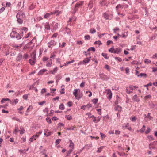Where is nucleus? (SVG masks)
I'll list each match as a JSON object with an SVG mask.
<instances>
[{"mask_svg":"<svg viewBox=\"0 0 157 157\" xmlns=\"http://www.w3.org/2000/svg\"><path fill=\"white\" fill-rule=\"evenodd\" d=\"M10 36L12 38H16L17 40L21 39L19 33L15 31H12L10 34Z\"/></svg>","mask_w":157,"mask_h":157,"instance_id":"nucleus-1","label":"nucleus"},{"mask_svg":"<svg viewBox=\"0 0 157 157\" xmlns=\"http://www.w3.org/2000/svg\"><path fill=\"white\" fill-rule=\"evenodd\" d=\"M83 2H84L83 1H80L76 3L75 8L74 9V13H75L76 10H77L78 7L82 6L83 4Z\"/></svg>","mask_w":157,"mask_h":157,"instance_id":"nucleus-2","label":"nucleus"},{"mask_svg":"<svg viewBox=\"0 0 157 157\" xmlns=\"http://www.w3.org/2000/svg\"><path fill=\"white\" fill-rule=\"evenodd\" d=\"M16 17H19L23 18L25 17V15L24 12L20 11L17 13Z\"/></svg>","mask_w":157,"mask_h":157,"instance_id":"nucleus-3","label":"nucleus"},{"mask_svg":"<svg viewBox=\"0 0 157 157\" xmlns=\"http://www.w3.org/2000/svg\"><path fill=\"white\" fill-rule=\"evenodd\" d=\"M56 44V42L54 40H51L48 43V47L49 48H52L53 46L55 45Z\"/></svg>","mask_w":157,"mask_h":157,"instance_id":"nucleus-4","label":"nucleus"},{"mask_svg":"<svg viewBox=\"0 0 157 157\" xmlns=\"http://www.w3.org/2000/svg\"><path fill=\"white\" fill-rule=\"evenodd\" d=\"M150 114L151 113H148L147 114V116L146 114H144V118L145 121H146V119L147 117L149 118L150 120H151L153 118V117H152L150 116Z\"/></svg>","mask_w":157,"mask_h":157,"instance_id":"nucleus-5","label":"nucleus"},{"mask_svg":"<svg viewBox=\"0 0 157 157\" xmlns=\"http://www.w3.org/2000/svg\"><path fill=\"white\" fill-rule=\"evenodd\" d=\"M17 19V21L18 23L22 24L23 22V18L19 17H16Z\"/></svg>","mask_w":157,"mask_h":157,"instance_id":"nucleus-6","label":"nucleus"},{"mask_svg":"<svg viewBox=\"0 0 157 157\" xmlns=\"http://www.w3.org/2000/svg\"><path fill=\"white\" fill-rule=\"evenodd\" d=\"M36 52H33L31 54V58L33 59V60H36Z\"/></svg>","mask_w":157,"mask_h":157,"instance_id":"nucleus-7","label":"nucleus"},{"mask_svg":"<svg viewBox=\"0 0 157 157\" xmlns=\"http://www.w3.org/2000/svg\"><path fill=\"white\" fill-rule=\"evenodd\" d=\"M121 49L120 48H118L115 49L114 53L118 54L121 52Z\"/></svg>","mask_w":157,"mask_h":157,"instance_id":"nucleus-8","label":"nucleus"},{"mask_svg":"<svg viewBox=\"0 0 157 157\" xmlns=\"http://www.w3.org/2000/svg\"><path fill=\"white\" fill-rule=\"evenodd\" d=\"M22 58V55L21 54H19L17 57L16 60L17 61H20Z\"/></svg>","mask_w":157,"mask_h":157,"instance_id":"nucleus-9","label":"nucleus"},{"mask_svg":"<svg viewBox=\"0 0 157 157\" xmlns=\"http://www.w3.org/2000/svg\"><path fill=\"white\" fill-rule=\"evenodd\" d=\"M132 100L137 102H138L140 101V99L137 98V95L136 94L132 98Z\"/></svg>","mask_w":157,"mask_h":157,"instance_id":"nucleus-10","label":"nucleus"},{"mask_svg":"<svg viewBox=\"0 0 157 157\" xmlns=\"http://www.w3.org/2000/svg\"><path fill=\"white\" fill-rule=\"evenodd\" d=\"M47 70L45 69H43L42 70H41L39 71L38 73V75H42L43 74V73L47 71Z\"/></svg>","mask_w":157,"mask_h":157,"instance_id":"nucleus-11","label":"nucleus"},{"mask_svg":"<svg viewBox=\"0 0 157 157\" xmlns=\"http://www.w3.org/2000/svg\"><path fill=\"white\" fill-rule=\"evenodd\" d=\"M52 25L53 26L54 29V30H56L58 28L59 24L55 22H53L52 23Z\"/></svg>","mask_w":157,"mask_h":157,"instance_id":"nucleus-12","label":"nucleus"},{"mask_svg":"<svg viewBox=\"0 0 157 157\" xmlns=\"http://www.w3.org/2000/svg\"><path fill=\"white\" fill-rule=\"evenodd\" d=\"M90 117L92 118H94V119L93 120V121L96 123H97L100 121V119L99 118L97 120L95 119V117L94 115H92L91 117Z\"/></svg>","mask_w":157,"mask_h":157,"instance_id":"nucleus-13","label":"nucleus"},{"mask_svg":"<svg viewBox=\"0 0 157 157\" xmlns=\"http://www.w3.org/2000/svg\"><path fill=\"white\" fill-rule=\"evenodd\" d=\"M137 76L140 77H144V78H146L147 76V75L146 73H141L140 75H138Z\"/></svg>","mask_w":157,"mask_h":157,"instance_id":"nucleus-14","label":"nucleus"},{"mask_svg":"<svg viewBox=\"0 0 157 157\" xmlns=\"http://www.w3.org/2000/svg\"><path fill=\"white\" fill-rule=\"evenodd\" d=\"M121 107L119 105H117V106L115 107V109L119 111H121Z\"/></svg>","mask_w":157,"mask_h":157,"instance_id":"nucleus-15","label":"nucleus"},{"mask_svg":"<svg viewBox=\"0 0 157 157\" xmlns=\"http://www.w3.org/2000/svg\"><path fill=\"white\" fill-rule=\"evenodd\" d=\"M78 90L77 89H75L74 90V92L73 93V95L75 96V98H76L77 96H78Z\"/></svg>","mask_w":157,"mask_h":157,"instance_id":"nucleus-16","label":"nucleus"},{"mask_svg":"<svg viewBox=\"0 0 157 157\" xmlns=\"http://www.w3.org/2000/svg\"><path fill=\"white\" fill-rule=\"evenodd\" d=\"M53 13H47L45 15L44 17L45 18H48L50 17V16L51 14H53Z\"/></svg>","mask_w":157,"mask_h":157,"instance_id":"nucleus-17","label":"nucleus"},{"mask_svg":"<svg viewBox=\"0 0 157 157\" xmlns=\"http://www.w3.org/2000/svg\"><path fill=\"white\" fill-rule=\"evenodd\" d=\"M145 126L144 125H143V126L142 128H141V129L138 131V132H141V133H143L144 132V131L145 130Z\"/></svg>","mask_w":157,"mask_h":157,"instance_id":"nucleus-18","label":"nucleus"},{"mask_svg":"<svg viewBox=\"0 0 157 157\" xmlns=\"http://www.w3.org/2000/svg\"><path fill=\"white\" fill-rule=\"evenodd\" d=\"M21 130H19V131L21 132L20 134H22L25 132V130L24 129L23 127H21L20 128Z\"/></svg>","mask_w":157,"mask_h":157,"instance_id":"nucleus-19","label":"nucleus"},{"mask_svg":"<svg viewBox=\"0 0 157 157\" xmlns=\"http://www.w3.org/2000/svg\"><path fill=\"white\" fill-rule=\"evenodd\" d=\"M70 145L69 146L71 147L72 149L74 148V144L71 140H69Z\"/></svg>","mask_w":157,"mask_h":157,"instance_id":"nucleus-20","label":"nucleus"},{"mask_svg":"<svg viewBox=\"0 0 157 157\" xmlns=\"http://www.w3.org/2000/svg\"><path fill=\"white\" fill-rule=\"evenodd\" d=\"M123 8V6H122L120 4H119L117 5L116 7V10H118L119 8L122 9Z\"/></svg>","mask_w":157,"mask_h":157,"instance_id":"nucleus-21","label":"nucleus"},{"mask_svg":"<svg viewBox=\"0 0 157 157\" xmlns=\"http://www.w3.org/2000/svg\"><path fill=\"white\" fill-rule=\"evenodd\" d=\"M35 60H32L31 59H30L29 60V62L31 65H33L35 64Z\"/></svg>","mask_w":157,"mask_h":157,"instance_id":"nucleus-22","label":"nucleus"},{"mask_svg":"<svg viewBox=\"0 0 157 157\" xmlns=\"http://www.w3.org/2000/svg\"><path fill=\"white\" fill-rule=\"evenodd\" d=\"M19 131V130H18V128L17 126L15 127V129L13 132V133L14 134H17L18 132Z\"/></svg>","mask_w":157,"mask_h":157,"instance_id":"nucleus-23","label":"nucleus"},{"mask_svg":"<svg viewBox=\"0 0 157 157\" xmlns=\"http://www.w3.org/2000/svg\"><path fill=\"white\" fill-rule=\"evenodd\" d=\"M57 70H58L57 68L56 67V68H54V69L53 70V71H50L51 72V73L52 74H53V75H55V73L56 72V71Z\"/></svg>","mask_w":157,"mask_h":157,"instance_id":"nucleus-24","label":"nucleus"},{"mask_svg":"<svg viewBox=\"0 0 157 157\" xmlns=\"http://www.w3.org/2000/svg\"><path fill=\"white\" fill-rule=\"evenodd\" d=\"M90 61V59L88 58H86L83 61V63H88Z\"/></svg>","mask_w":157,"mask_h":157,"instance_id":"nucleus-25","label":"nucleus"},{"mask_svg":"<svg viewBox=\"0 0 157 157\" xmlns=\"http://www.w3.org/2000/svg\"><path fill=\"white\" fill-rule=\"evenodd\" d=\"M45 28L47 30H49L50 29V26L48 23H47L45 25Z\"/></svg>","mask_w":157,"mask_h":157,"instance_id":"nucleus-26","label":"nucleus"},{"mask_svg":"<svg viewBox=\"0 0 157 157\" xmlns=\"http://www.w3.org/2000/svg\"><path fill=\"white\" fill-rule=\"evenodd\" d=\"M59 109L61 110H63L64 109V107L63 104L62 103L60 104L59 106Z\"/></svg>","mask_w":157,"mask_h":157,"instance_id":"nucleus-27","label":"nucleus"},{"mask_svg":"<svg viewBox=\"0 0 157 157\" xmlns=\"http://www.w3.org/2000/svg\"><path fill=\"white\" fill-rule=\"evenodd\" d=\"M101 55L106 59H108L109 57L107 56V54L106 53H102Z\"/></svg>","mask_w":157,"mask_h":157,"instance_id":"nucleus-28","label":"nucleus"},{"mask_svg":"<svg viewBox=\"0 0 157 157\" xmlns=\"http://www.w3.org/2000/svg\"><path fill=\"white\" fill-rule=\"evenodd\" d=\"M114 51H115V49L113 47L111 48L110 49H109V52H110L112 53H114Z\"/></svg>","mask_w":157,"mask_h":157,"instance_id":"nucleus-29","label":"nucleus"},{"mask_svg":"<svg viewBox=\"0 0 157 157\" xmlns=\"http://www.w3.org/2000/svg\"><path fill=\"white\" fill-rule=\"evenodd\" d=\"M95 50V48L93 47H91L88 48L87 50L88 51H92L93 52H94Z\"/></svg>","mask_w":157,"mask_h":157,"instance_id":"nucleus-30","label":"nucleus"},{"mask_svg":"<svg viewBox=\"0 0 157 157\" xmlns=\"http://www.w3.org/2000/svg\"><path fill=\"white\" fill-rule=\"evenodd\" d=\"M96 31L94 28L91 29H90V32L92 34L95 33Z\"/></svg>","mask_w":157,"mask_h":157,"instance_id":"nucleus-31","label":"nucleus"},{"mask_svg":"<svg viewBox=\"0 0 157 157\" xmlns=\"http://www.w3.org/2000/svg\"><path fill=\"white\" fill-rule=\"evenodd\" d=\"M94 44H98V45H101L102 44V43H101V42L100 41L98 40V41H95L94 43Z\"/></svg>","mask_w":157,"mask_h":157,"instance_id":"nucleus-32","label":"nucleus"},{"mask_svg":"<svg viewBox=\"0 0 157 157\" xmlns=\"http://www.w3.org/2000/svg\"><path fill=\"white\" fill-rule=\"evenodd\" d=\"M144 62L147 64H148L150 63H151V60H149L148 59H145L144 60Z\"/></svg>","mask_w":157,"mask_h":157,"instance_id":"nucleus-33","label":"nucleus"},{"mask_svg":"<svg viewBox=\"0 0 157 157\" xmlns=\"http://www.w3.org/2000/svg\"><path fill=\"white\" fill-rule=\"evenodd\" d=\"M98 100V99L97 98L94 99L92 100V102L94 104H95L97 103Z\"/></svg>","mask_w":157,"mask_h":157,"instance_id":"nucleus-34","label":"nucleus"},{"mask_svg":"<svg viewBox=\"0 0 157 157\" xmlns=\"http://www.w3.org/2000/svg\"><path fill=\"white\" fill-rule=\"evenodd\" d=\"M115 59L116 60L118 61L119 62H121L122 61L121 58L119 57H115Z\"/></svg>","mask_w":157,"mask_h":157,"instance_id":"nucleus-35","label":"nucleus"},{"mask_svg":"<svg viewBox=\"0 0 157 157\" xmlns=\"http://www.w3.org/2000/svg\"><path fill=\"white\" fill-rule=\"evenodd\" d=\"M104 17L105 19H109L108 18L109 15L106 13H104Z\"/></svg>","mask_w":157,"mask_h":157,"instance_id":"nucleus-36","label":"nucleus"},{"mask_svg":"<svg viewBox=\"0 0 157 157\" xmlns=\"http://www.w3.org/2000/svg\"><path fill=\"white\" fill-rule=\"evenodd\" d=\"M78 94V96H77V97L75 98L79 100L81 97H82V94Z\"/></svg>","mask_w":157,"mask_h":157,"instance_id":"nucleus-37","label":"nucleus"},{"mask_svg":"<svg viewBox=\"0 0 157 157\" xmlns=\"http://www.w3.org/2000/svg\"><path fill=\"white\" fill-rule=\"evenodd\" d=\"M85 39L86 40H89L90 39V37L89 35H87L85 36Z\"/></svg>","mask_w":157,"mask_h":157,"instance_id":"nucleus-38","label":"nucleus"},{"mask_svg":"<svg viewBox=\"0 0 157 157\" xmlns=\"http://www.w3.org/2000/svg\"><path fill=\"white\" fill-rule=\"evenodd\" d=\"M61 141V139H57L56 140L55 142L56 144L57 145L59 144Z\"/></svg>","mask_w":157,"mask_h":157,"instance_id":"nucleus-39","label":"nucleus"},{"mask_svg":"<svg viewBox=\"0 0 157 157\" xmlns=\"http://www.w3.org/2000/svg\"><path fill=\"white\" fill-rule=\"evenodd\" d=\"M72 151H73L72 149H70L68 151L67 153V156H68L71 153Z\"/></svg>","mask_w":157,"mask_h":157,"instance_id":"nucleus-40","label":"nucleus"},{"mask_svg":"<svg viewBox=\"0 0 157 157\" xmlns=\"http://www.w3.org/2000/svg\"><path fill=\"white\" fill-rule=\"evenodd\" d=\"M72 105V102L71 101H69L67 103V105L69 107H71Z\"/></svg>","mask_w":157,"mask_h":157,"instance_id":"nucleus-41","label":"nucleus"},{"mask_svg":"<svg viewBox=\"0 0 157 157\" xmlns=\"http://www.w3.org/2000/svg\"><path fill=\"white\" fill-rule=\"evenodd\" d=\"M46 120L47 121L49 124H50L51 123V119L49 118H47L46 119Z\"/></svg>","mask_w":157,"mask_h":157,"instance_id":"nucleus-42","label":"nucleus"},{"mask_svg":"<svg viewBox=\"0 0 157 157\" xmlns=\"http://www.w3.org/2000/svg\"><path fill=\"white\" fill-rule=\"evenodd\" d=\"M147 130L145 132V133L146 134L150 132L151 130L150 128L149 127L147 128Z\"/></svg>","mask_w":157,"mask_h":157,"instance_id":"nucleus-43","label":"nucleus"},{"mask_svg":"<svg viewBox=\"0 0 157 157\" xmlns=\"http://www.w3.org/2000/svg\"><path fill=\"white\" fill-rule=\"evenodd\" d=\"M106 91H107V94H112L111 91L110 89H107L106 90Z\"/></svg>","mask_w":157,"mask_h":157,"instance_id":"nucleus-44","label":"nucleus"},{"mask_svg":"<svg viewBox=\"0 0 157 157\" xmlns=\"http://www.w3.org/2000/svg\"><path fill=\"white\" fill-rule=\"evenodd\" d=\"M104 68L105 69H106L109 71H110V70L109 68V66L108 65H106Z\"/></svg>","mask_w":157,"mask_h":157,"instance_id":"nucleus-45","label":"nucleus"},{"mask_svg":"<svg viewBox=\"0 0 157 157\" xmlns=\"http://www.w3.org/2000/svg\"><path fill=\"white\" fill-rule=\"evenodd\" d=\"M39 135L36 134V135H33L32 136H33V138L34 139V140H36V138L38 137H39Z\"/></svg>","mask_w":157,"mask_h":157,"instance_id":"nucleus-46","label":"nucleus"},{"mask_svg":"<svg viewBox=\"0 0 157 157\" xmlns=\"http://www.w3.org/2000/svg\"><path fill=\"white\" fill-rule=\"evenodd\" d=\"M128 36V35L127 34V33H124L123 34L122 36L121 37L123 38H126Z\"/></svg>","mask_w":157,"mask_h":157,"instance_id":"nucleus-47","label":"nucleus"},{"mask_svg":"<svg viewBox=\"0 0 157 157\" xmlns=\"http://www.w3.org/2000/svg\"><path fill=\"white\" fill-rule=\"evenodd\" d=\"M28 57V56L27 54H25L24 56H23V58L25 59H27Z\"/></svg>","mask_w":157,"mask_h":157,"instance_id":"nucleus-48","label":"nucleus"},{"mask_svg":"<svg viewBox=\"0 0 157 157\" xmlns=\"http://www.w3.org/2000/svg\"><path fill=\"white\" fill-rule=\"evenodd\" d=\"M113 42L111 40H109L107 42V44L108 45H109L111 43H113Z\"/></svg>","mask_w":157,"mask_h":157,"instance_id":"nucleus-49","label":"nucleus"},{"mask_svg":"<svg viewBox=\"0 0 157 157\" xmlns=\"http://www.w3.org/2000/svg\"><path fill=\"white\" fill-rule=\"evenodd\" d=\"M97 110L98 111V113L101 115V109H97Z\"/></svg>","mask_w":157,"mask_h":157,"instance_id":"nucleus-50","label":"nucleus"},{"mask_svg":"<svg viewBox=\"0 0 157 157\" xmlns=\"http://www.w3.org/2000/svg\"><path fill=\"white\" fill-rule=\"evenodd\" d=\"M67 117V119L68 120H71V119H72V117L71 116H66L65 117Z\"/></svg>","mask_w":157,"mask_h":157,"instance_id":"nucleus-51","label":"nucleus"},{"mask_svg":"<svg viewBox=\"0 0 157 157\" xmlns=\"http://www.w3.org/2000/svg\"><path fill=\"white\" fill-rule=\"evenodd\" d=\"M129 88L132 90H134V86L133 85H129Z\"/></svg>","mask_w":157,"mask_h":157,"instance_id":"nucleus-52","label":"nucleus"},{"mask_svg":"<svg viewBox=\"0 0 157 157\" xmlns=\"http://www.w3.org/2000/svg\"><path fill=\"white\" fill-rule=\"evenodd\" d=\"M75 128V127H74V126H72L71 127L67 128V130H74V129Z\"/></svg>","mask_w":157,"mask_h":157,"instance_id":"nucleus-53","label":"nucleus"},{"mask_svg":"<svg viewBox=\"0 0 157 157\" xmlns=\"http://www.w3.org/2000/svg\"><path fill=\"white\" fill-rule=\"evenodd\" d=\"M64 88H62L61 89V90L60 91V92L61 94H64L65 92H64Z\"/></svg>","mask_w":157,"mask_h":157,"instance_id":"nucleus-54","label":"nucleus"},{"mask_svg":"<svg viewBox=\"0 0 157 157\" xmlns=\"http://www.w3.org/2000/svg\"><path fill=\"white\" fill-rule=\"evenodd\" d=\"M46 92V89L45 88L43 89L41 91V93L43 94L44 93H45Z\"/></svg>","mask_w":157,"mask_h":157,"instance_id":"nucleus-55","label":"nucleus"},{"mask_svg":"<svg viewBox=\"0 0 157 157\" xmlns=\"http://www.w3.org/2000/svg\"><path fill=\"white\" fill-rule=\"evenodd\" d=\"M19 100L18 99H16L14 100V104H16L17 103H18V102Z\"/></svg>","mask_w":157,"mask_h":157,"instance_id":"nucleus-56","label":"nucleus"},{"mask_svg":"<svg viewBox=\"0 0 157 157\" xmlns=\"http://www.w3.org/2000/svg\"><path fill=\"white\" fill-rule=\"evenodd\" d=\"M108 94L109 95L108 96L107 98L109 99H110L112 98V94Z\"/></svg>","mask_w":157,"mask_h":157,"instance_id":"nucleus-57","label":"nucleus"},{"mask_svg":"<svg viewBox=\"0 0 157 157\" xmlns=\"http://www.w3.org/2000/svg\"><path fill=\"white\" fill-rule=\"evenodd\" d=\"M152 86V83L151 82H149V83L146 85H144V86L145 87H147L148 86Z\"/></svg>","mask_w":157,"mask_h":157,"instance_id":"nucleus-58","label":"nucleus"},{"mask_svg":"<svg viewBox=\"0 0 157 157\" xmlns=\"http://www.w3.org/2000/svg\"><path fill=\"white\" fill-rule=\"evenodd\" d=\"M5 8L4 7H2L0 9V13H1L5 10Z\"/></svg>","mask_w":157,"mask_h":157,"instance_id":"nucleus-59","label":"nucleus"},{"mask_svg":"<svg viewBox=\"0 0 157 157\" xmlns=\"http://www.w3.org/2000/svg\"><path fill=\"white\" fill-rule=\"evenodd\" d=\"M151 97V95H148L145 96V99H147L148 98H150Z\"/></svg>","mask_w":157,"mask_h":157,"instance_id":"nucleus-60","label":"nucleus"},{"mask_svg":"<svg viewBox=\"0 0 157 157\" xmlns=\"http://www.w3.org/2000/svg\"><path fill=\"white\" fill-rule=\"evenodd\" d=\"M28 97V96L27 95H24L23 96V98L24 99L26 100Z\"/></svg>","mask_w":157,"mask_h":157,"instance_id":"nucleus-61","label":"nucleus"},{"mask_svg":"<svg viewBox=\"0 0 157 157\" xmlns=\"http://www.w3.org/2000/svg\"><path fill=\"white\" fill-rule=\"evenodd\" d=\"M112 89L113 90H115L116 91L118 90V87H117L116 86L114 87H113L112 88Z\"/></svg>","mask_w":157,"mask_h":157,"instance_id":"nucleus-62","label":"nucleus"},{"mask_svg":"<svg viewBox=\"0 0 157 157\" xmlns=\"http://www.w3.org/2000/svg\"><path fill=\"white\" fill-rule=\"evenodd\" d=\"M131 120L132 121H135L136 120V118L135 117H134L132 119H131Z\"/></svg>","mask_w":157,"mask_h":157,"instance_id":"nucleus-63","label":"nucleus"},{"mask_svg":"<svg viewBox=\"0 0 157 157\" xmlns=\"http://www.w3.org/2000/svg\"><path fill=\"white\" fill-rule=\"evenodd\" d=\"M157 71V67H153L152 68V71L155 72Z\"/></svg>","mask_w":157,"mask_h":157,"instance_id":"nucleus-64","label":"nucleus"}]
</instances>
